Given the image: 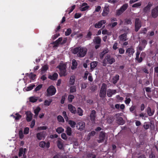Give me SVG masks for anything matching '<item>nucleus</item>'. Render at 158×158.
I'll list each match as a JSON object with an SVG mask.
<instances>
[{
    "label": "nucleus",
    "instance_id": "20",
    "mask_svg": "<svg viewBox=\"0 0 158 158\" xmlns=\"http://www.w3.org/2000/svg\"><path fill=\"white\" fill-rule=\"evenodd\" d=\"M68 108L69 111L75 114L76 112V108L71 104L68 105Z\"/></svg>",
    "mask_w": 158,
    "mask_h": 158
},
{
    "label": "nucleus",
    "instance_id": "56",
    "mask_svg": "<svg viewBox=\"0 0 158 158\" xmlns=\"http://www.w3.org/2000/svg\"><path fill=\"white\" fill-rule=\"evenodd\" d=\"M48 67L47 65H44L42 68V71H46L48 70Z\"/></svg>",
    "mask_w": 158,
    "mask_h": 158
},
{
    "label": "nucleus",
    "instance_id": "21",
    "mask_svg": "<svg viewBox=\"0 0 158 158\" xmlns=\"http://www.w3.org/2000/svg\"><path fill=\"white\" fill-rule=\"evenodd\" d=\"M96 111L94 110H93L90 115L91 120L93 122H94L95 118Z\"/></svg>",
    "mask_w": 158,
    "mask_h": 158
},
{
    "label": "nucleus",
    "instance_id": "31",
    "mask_svg": "<svg viewBox=\"0 0 158 158\" xmlns=\"http://www.w3.org/2000/svg\"><path fill=\"white\" fill-rule=\"evenodd\" d=\"M119 76L118 75H116L113 78L112 80V81L114 84H115L119 79Z\"/></svg>",
    "mask_w": 158,
    "mask_h": 158
},
{
    "label": "nucleus",
    "instance_id": "39",
    "mask_svg": "<svg viewBox=\"0 0 158 158\" xmlns=\"http://www.w3.org/2000/svg\"><path fill=\"white\" fill-rule=\"evenodd\" d=\"M101 41V39L98 36L96 37L94 39V42L96 44H99L100 43Z\"/></svg>",
    "mask_w": 158,
    "mask_h": 158
},
{
    "label": "nucleus",
    "instance_id": "2",
    "mask_svg": "<svg viewBox=\"0 0 158 158\" xmlns=\"http://www.w3.org/2000/svg\"><path fill=\"white\" fill-rule=\"evenodd\" d=\"M66 64L63 63H60V65L57 66V68L60 70L59 73L60 77L67 75V73L66 72Z\"/></svg>",
    "mask_w": 158,
    "mask_h": 158
},
{
    "label": "nucleus",
    "instance_id": "8",
    "mask_svg": "<svg viewBox=\"0 0 158 158\" xmlns=\"http://www.w3.org/2000/svg\"><path fill=\"white\" fill-rule=\"evenodd\" d=\"M135 30L136 31H137L141 27V22L138 19H136L135 20Z\"/></svg>",
    "mask_w": 158,
    "mask_h": 158
},
{
    "label": "nucleus",
    "instance_id": "54",
    "mask_svg": "<svg viewBox=\"0 0 158 158\" xmlns=\"http://www.w3.org/2000/svg\"><path fill=\"white\" fill-rule=\"evenodd\" d=\"M47 127L46 126H43L38 127L37 128V130L40 131V130H46L47 129Z\"/></svg>",
    "mask_w": 158,
    "mask_h": 158
},
{
    "label": "nucleus",
    "instance_id": "60",
    "mask_svg": "<svg viewBox=\"0 0 158 158\" xmlns=\"http://www.w3.org/2000/svg\"><path fill=\"white\" fill-rule=\"evenodd\" d=\"M143 127L145 129H147L149 127V125L147 123L145 122L144 124Z\"/></svg>",
    "mask_w": 158,
    "mask_h": 158
},
{
    "label": "nucleus",
    "instance_id": "13",
    "mask_svg": "<svg viewBox=\"0 0 158 158\" xmlns=\"http://www.w3.org/2000/svg\"><path fill=\"white\" fill-rule=\"evenodd\" d=\"M39 146L40 147L44 148L45 146L47 148H48L50 147V143L49 142L46 143L44 141H41L39 143Z\"/></svg>",
    "mask_w": 158,
    "mask_h": 158
},
{
    "label": "nucleus",
    "instance_id": "7",
    "mask_svg": "<svg viewBox=\"0 0 158 158\" xmlns=\"http://www.w3.org/2000/svg\"><path fill=\"white\" fill-rule=\"evenodd\" d=\"M135 52V50L134 48L131 46L126 49V53L129 57H131L133 55Z\"/></svg>",
    "mask_w": 158,
    "mask_h": 158
},
{
    "label": "nucleus",
    "instance_id": "27",
    "mask_svg": "<svg viewBox=\"0 0 158 158\" xmlns=\"http://www.w3.org/2000/svg\"><path fill=\"white\" fill-rule=\"evenodd\" d=\"M98 62L93 61L90 64V69H93L95 68L97 66L98 64Z\"/></svg>",
    "mask_w": 158,
    "mask_h": 158
},
{
    "label": "nucleus",
    "instance_id": "50",
    "mask_svg": "<svg viewBox=\"0 0 158 158\" xmlns=\"http://www.w3.org/2000/svg\"><path fill=\"white\" fill-rule=\"evenodd\" d=\"M35 76L36 75L35 74H33L32 73H30L29 74V77L32 80H34L35 79Z\"/></svg>",
    "mask_w": 158,
    "mask_h": 158
},
{
    "label": "nucleus",
    "instance_id": "61",
    "mask_svg": "<svg viewBox=\"0 0 158 158\" xmlns=\"http://www.w3.org/2000/svg\"><path fill=\"white\" fill-rule=\"evenodd\" d=\"M62 41V38H59L58 40H57L56 42L58 44H61Z\"/></svg>",
    "mask_w": 158,
    "mask_h": 158
},
{
    "label": "nucleus",
    "instance_id": "25",
    "mask_svg": "<svg viewBox=\"0 0 158 158\" xmlns=\"http://www.w3.org/2000/svg\"><path fill=\"white\" fill-rule=\"evenodd\" d=\"M147 112L149 116H152L154 114V111H152L150 107H148L147 109Z\"/></svg>",
    "mask_w": 158,
    "mask_h": 158
},
{
    "label": "nucleus",
    "instance_id": "24",
    "mask_svg": "<svg viewBox=\"0 0 158 158\" xmlns=\"http://www.w3.org/2000/svg\"><path fill=\"white\" fill-rule=\"evenodd\" d=\"M109 12V8L107 7L105 8L102 13V15L104 16L107 15Z\"/></svg>",
    "mask_w": 158,
    "mask_h": 158
},
{
    "label": "nucleus",
    "instance_id": "36",
    "mask_svg": "<svg viewBox=\"0 0 158 158\" xmlns=\"http://www.w3.org/2000/svg\"><path fill=\"white\" fill-rule=\"evenodd\" d=\"M152 6V4L151 3H149L148 5L144 9V11L145 12H147L149 11L151 7Z\"/></svg>",
    "mask_w": 158,
    "mask_h": 158
},
{
    "label": "nucleus",
    "instance_id": "32",
    "mask_svg": "<svg viewBox=\"0 0 158 158\" xmlns=\"http://www.w3.org/2000/svg\"><path fill=\"white\" fill-rule=\"evenodd\" d=\"M66 132L68 135L70 136L72 133L71 128L69 127H67L66 128Z\"/></svg>",
    "mask_w": 158,
    "mask_h": 158
},
{
    "label": "nucleus",
    "instance_id": "41",
    "mask_svg": "<svg viewBox=\"0 0 158 158\" xmlns=\"http://www.w3.org/2000/svg\"><path fill=\"white\" fill-rule=\"evenodd\" d=\"M70 92L73 93L76 91V87L75 86H71L69 89Z\"/></svg>",
    "mask_w": 158,
    "mask_h": 158
},
{
    "label": "nucleus",
    "instance_id": "44",
    "mask_svg": "<svg viewBox=\"0 0 158 158\" xmlns=\"http://www.w3.org/2000/svg\"><path fill=\"white\" fill-rule=\"evenodd\" d=\"M75 6H76L75 5H74L73 6H72L71 8H69L68 9L67 11H69V14L73 10L75 9Z\"/></svg>",
    "mask_w": 158,
    "mask_h": 158
},
{
    "label": "nucleus",
    "instance_id": "49",
    "mask_svg": "<svg viewBox=\"0 0 158 158\" xmlns=\"http://www.w3.org/2000/svg\"><path fill=\"white\" fill-rule=\"evenodd\" d=\"M141 2H139L133 4L132 6L134 7H138L141 6Z\"/></svg>",
    "mask_w": 158,
    "mask_h": 158
},
{
    "label": "nucleus",
    "instance_id": "47",
    "mask_svg": "<svg viewBox=\"0 0 158 158\" xmlns=\"http://www.w3.org/2000/svg\"><path fill=\"white\" fill-rule=\"evenodd\" d=\"M58 121L60 122H64V120L62 116L60 115H59L57 117Z\"/></svg>",
    "mask_w": 158,
    "mask_h": 158
},
{
    "label": "nucleus",
    "instance_id": "51",
    "mask_svg": "<svg viewBox=\"0 0 158 158\" xmlns=\"http://www.w3.org/2000/svg\"><path fill=\"white\" fill-rule=\"evenodd\" d=\"M19 138L21 139H22L23 138L24 135L22 130L19 131Z\"/></svg>",
    "mask_w": 158,
    "mask_h": 158
},
{
    "label": "nucleus",
    "instance_id": "58",
    "mask_svg": "<svg viewBox=\"0 0 158 158\" xmlns=\"http://www.w3.org/2000/svg\"><path fill=\"white\" fill-rule=\"evenodd\" d=\"M29 128L28 127H26L24 130V134H27L29 133Z\"/></svg>",
    "mask_w": 158,
    "mask_h": 158
},
{
    "label": "nucleus",
    "instance_id": "62",
    "mask_svg": "<svg viewBox=\"0 0 158 158\" xmlns=\"http://www.w3.org/2000/svg\"><path fill=\"white\" fill-rule=\"evenodd\" d=\"M131 101V100L130 98H126L125 100V103L126 104H129Z\"/></svg>",
    "mask_w": 158,
    "mask_h": 158
},
{
    "label": "nucleus",
    "instance_id": "4",
    "mask_svg": "<svg viewBox=\"0 0 158 158\" xmlns=\"http://www.w3.org/2000/svg\"><path fill=\"white\" fill-rule=\"evenodd\" d=\"M107 87V85L103 83L100 90L99 96L102 98L105 97L106 94V91Z\"/></svg>",
    "mask_w": 158,
    "mask_h": 158
},
{
    "label": "nucleus",
    "instance_id": "22",
    "mask_svg": "<svg viewBox=\"0 0 158 158\" xmlns=\"http://www.w3.org/2000/svg\"><path fill=\"white\" fill-rule=\"evenodd\" d=\"M27 114V121H30L32 118V115L30 111H28L26 113Z\"/></svg>",
    "mask_w": 158,
    "mask_h": 158
},
{
    "label": "nucleus",
    "instance_id": "63",
    "mask_svg": "<svg viewBox=\"0 0 158 158\" xmlns=\"http://www.w3.org/2000/svg\"><path fill=\"white\" fill-rule=\"evenodd\" d=\"M125 52V50L123 48H120L119 49V53L120 54H123Z\"/></svg>",
    "mask_w": 158,
    "mask_h": 158
},
{
    "label": "nucleus",
    "instance_id": "37",
    "mask_svg": "<svg viewBox=\"0 0 158 158\" xmlns=\"http://www.w3.org/2000/svg\"><path fill=\"white\" fill-rule=\"evenodd\" d=\"M64 131V129L62 127H59L56 129V131L58 134H60Z\"/></svg>",
    "mask_w": 158,
    "mask_h": 158
},
{
    "label": "nucleus",
    "instance_id": "19",
    "mask_svg": "<svg viewBox=\"0 0 158 158\" xmlns=\"http://www.w3.org/2000/svg\"><path fill=\"white\" fill-rule=\"evenodd\" d=\"M116 92V91L115 90L109 89L107 91V95L109 97H110L113 95L115 94Z\"/></svg>",
    "mask_w": 158,
    "mask_h": 158
},
{
    "label": "nucleus",
    "instance_id": "5",
    "mask_svg": "<svg viewBox=\"0 0 158 158\" xmlns=\"http://www.w3.org/2000/svg\"><path fill=\"white\" fill-rule=\"evenodd\" d=\"M128 6V4H125L123 5L120 9L116 10V15H119L122 14L126 10Z\"/></svg>",
    "mask_w": 158,
    "mask_h": 158
},
{
    "label": "nucleus",
    "instance_id": "17",
    "mask_svg": "<svg viewBox=\"0 0 158 158\" xmlns=\"http://www.w3.org/2000/svg\"><path fill=\"white\" fill-rule=\"evenodd\" d=\"M152 15L154 18H156L158 15V9L156 8L153 9L152 11Z\"/></svg>",
    "mask_w": 158,
    "mask_h": 158
},
{
    "label": "nucleus",
    "instance_id": "3",
    "mask_svg": "<svg viewBox=\"0 0 158 158\" xmlns=\"http://www.w3.org/2000/svg\"><path fill=\"white\" fill-rule=\"evenodd\" d=\"M115 62V60L114 58L111 57L110 55H107L103 60L102 63L103 65L105 66L107 64H111Z\"/></svg>",
    "mask_w": 158,
    "mask_h": 158
},
{
    "label": "nucleus",
    "instance_id": "11",
    "mask_svg": "<svg viewBox=\"0 0 158 158\" xmlns=\"http://www.w3.org/2000/svg\"><path fill=\"white\" fill-rule=\"evenodd\" d=\"M64 141L61 139H58L57 141V145L60 149H62L63 147Z\"/></svg>",
    "mask_w": 158,
    "mask_h": 158
},
{
    "label": "nucleus",
    "instance_id": "40",
    "mask_svg": "<svg viewBox=\"0 0 158 158\" xmlns=\"http://www.w3.org/2000/svg\"><path fill=\"white\" fill-rule=\"evenodd\" d=\"M52 101V100L51 99H49L48 100H45L44 102V105L45 106H49L50 105Z\"/></svg>",
    "mask_w": 158,
    "mask_h": 158
},
{
    "label": "nucleus",
    "instance_id": "64",
    "mask_svg": "<svg viewBox=\"0 0 158 158\" xmlns=\"http://www.w3.org/2000/svg\"><path fill=\"white\" fill-rule=\"evenodd\" d=\"M118 44L117 43H115L114 44H113V48L114 50H116L117 48V46H118Z\"/></svg>",
    "mask_w": 158,
    "mask_h": 158
},
{
    "label": "nucleus",
    "instance_id": "48",
    "mask_svg": "<svg viewBox=\"0 0 158 158\" xmlns=\"http://www.w3.org/2000/svg\"><path fill=\"white\" fill-rule=\"evenodd\" d=\"M74 97L72 95H70L68 96V99L69 101L70 102H71L72 101V100L74 99Z\"/></svg>",
    "mask_w": 158,
    "mask_h": 158
},
{
    "label": "nucleus",
    "instance_id": "35",
    "mask_svg": "<svg viewBox=\"0 0 158 158\" xmlns=\"http://www.w3.org/2000/svg\"><path fill=\"white\" fill-rule=\"evenodd\" d=\"M68 123L72 127H74L76 124V123L72 120H69L68 121Z\"/></svg>",
    "mask_w": 158,
    "mask_h": 158
},
{
    "label": "nucleus",
    "instance_id": "38",
    "mask_svg": "<svg viewBox=\"0 0 158 158\" xmlns=\"http://www.w3.org/2000/svg\"><path fill=\"white\" fill-rule=\"evenodd\" d=\"M77 111V114L79 116H81L83 115V111L80 108H78Z\"/></svg>",
    "mask_w": 158,
    "mask_h": 158
},
{
    "label": "nucleus",
    "instance_id": "42",
    "mask_svg": "<svg viewBox=\"0 0 158 158\" xmlns=\"http://www.w3.org/2000/svg\"><path fill=\"white\" fill-rule=\"evenodd\" d=\"M13 117L16 120H18L20 119L21 118V116L18 113L15 114L14 115H13Z\"/></svg>",
    "mask_w": 158,
    "mask_h": 158
},
{
    "label": "nucleus",
    "instance_id": "45",
    "mask_svg": "<svg viewBox=\"0 0 158 158\" xmlns=\"http://www.w3.org/2000/svg\"><path fill=\"white\" fill-rule=\"evenodd\" d=\"M71 30L70 28H68L65 31V34L66 36L69 35L71 33Z\"/></svg>",
    "mask_w": 158,
    "mask_h": 158
},
{
    "label": "nucleus",
    "instance_id": "34",
    "mask_svg": "<svg viewBox=\"0 0 158 158\" xmlns=\"http://www.w3.org/2000/svg\"><path fill=\"white\" fill-rule=\"evenodd\" d=\"M38 98L37 97L33 96L29 98V100L32 102H35L37 101Z\"/></svg>",
    "mask_w": 158,
    "mask_h": 158
},
{
    "label": "nucleus",
    "instance_id": "14",
    "mask_svg": "<svg viewBox=\"0 0 158 158\" xmlns=\"http://www.w3.org/2000/svg\"><path fill=\"white\" fill-rule=\"evenodd\" d=\"M106 22V21L105 20H102L95 24V27L96 28H100L103 24H105Z\"/></svg>",
    "mask_w": 158,
    "mask_h": 158
},
{
    "label": "nucleus",
    "instance_id": "10",
    "mask_svg": "<svg viewBox=\"0 0 158 158\" xmlns=\"http://www.w3.org/2000/svg\"><path fill=\"white\" fill-rule=\"evenodd\" d=\"M27 151V149L26 148H20L19 153V156H24L26 153Z\"/></svg>",
    "mask_w": 158,
    "mask_h": 158
},
{
    "label": "nucleus",
    "instance_id": "53",
    "mask_svg": "<svg viewBox=\"0 0 158 158\" xmlns=\"http://www.w3.org/2000/svg\"><path fill=\"white\" fill-rule=\"evenodd\" d=\"M63 115L66 121H68V118L66 115V113L65 111H63Z\"/></svg>",
    "mask_w": 158,
    "mask_h": 158
},
{
    "label": "nucleus",
    "instance_id": "16",
    "mask_svg": "<svg viewBox=\"0 0 158 158\" xmlns=\"http://www.w3.org/2000/svg\"><path fill=\"white\" fill-rule=\"evenodd\" d=\"M36 137L39 140H42L44 139L45 135L44 132H41L36 134Z\"/></svg>",
    "mask_w": 158,
    "mask_h": 158
},
{
    "label": "nucleus",
    "instance_id": "57",
    "mask_svg": "<svg viewBox=\"0 0 158 158\" xmlns=\"http://www.w3.org/2000/svg\"><path fill=\"white\" fill-rule=\"evenodd\" d=\"M61 137L63 139L66 140L67 139V137L64 133H63L61 134Z\"/></svg>",
    "mask_w": 158,
    "mask_h": 158
},
{
    "label": "nucleus",
    "instance_id": "26",
    "mask_svg": "<svg viewBox=\"0 0 158 158\" xmlns=\"http://www.w3.org/2000/svg\"><path fill=\"white\" fill-rule=\"evenodd\" d=\"M109 51V50L107 48L104 49L102 52L100 53V58L102 59L104 55L108 53Z\"/></svg>",
    "mask_w": 158,
    "mask_h": 158
},
{
    "label": "nucleus",
    "instance_id": "52",
    "mask_svg": "<svg viewBox=\"0 0 158 158\" xmlns=\"http://www.w3.org/2000/svg\"><path fill=\"white\" fill-rule=\"evenodd\" d=\"M118 122L119 123L120 125H122L124 123V121L123 118L121 117H120L119 118V119L118 120Z\"/></svg>",
    "mask_w": 158,
    "mask_h": 158
},
{
    "label": "nucleus",
    "instance_id": "15",
    "mask_svg": "<svg viewBox=\"0 0 158 158\" xmlns=\"http://www.w3.org/2000/svg\"><path fill=\"white\" fill-rule=\"evenodd\" d=\"M105 134L103 132H101L99 135V139L98 140V143H102L105 139Z\"/></svg>",
    "mask_w": 158,
    "mask_h": 158
},
{
    "label": "nucleus",
    "instance_id": "30",
    "mask_svg": "<svg viewBox=\"0 0 158 158\" xmlns=\"http://www.w3.org/2000/svg\"><path fill=\"white\" fill-rule=\"evenodd\" d=\"M72 69H74L77 67V63L76 61V60H75L73 59L72 60Z\"/></svg>",
    "mask_w": 158,
    "mask_h": 158
},
{
    "label": "nucleus",
    "instance_id": "55",
    "mask_svg": "<svg viewBox=\"0 0 158 158\" xmlns=\"http://www.w3.org/2000/svg\"><path fill=\"white\" fill-rule=\"evenodd\" d=\"M42 87V85L40 84L39 85L37 86L35 88V91H37L39 90Z\"/></svg>",
    "mask_w": 158,
    "mask_h": 158
},
{
    "label": "nucleus",
    "instance_id": "23",
    "mask_svg": "<svg viewBox=\"0 0 158 158\" xmlns=\"http://www.w3.org/2000/svg\"><path fill=\"white\" fill-rule=\"evenodd\" d=\"M75 82V77L74 76H72L70 77L69 81V84L70 85H73Z\"/></svg>",
    "mask_w": 158,
    "mask_h": 158
},
{
    "label": "nucleus",
    "instance_id": "59",
    "mask_svg": "<svg viewBox=\"0 0 158 158\" xmlns=\"http://www.w3.org/2000/svg\"><path fill=\"white\" fill-rule=\"evenodd\" d=\"M92 35L91 32L90 31L88 32L87 34V35L86 36V38L88 39V40H89L91 38V36Z\"/></svg>",
    "mask_w": 158,
    "mask_h": 158
},
{
    "label": "nucleus",
    "instance_id": "18",
    "mask_svg": "<svg viewBox=\"0 0 158 158\" xmlns=\"http://www.w3.org/2000/svg\"><path fill=\"white\" fill-rule=\"evenodd\" d=\"M58 77V74L56 73H55L52 75H49L48 76V78L52 80H55L57 79Z\"/></svg>",
    "mask_w": 158,
    "mask_h": 158
},
{
    "label": "nucleus",
    "instance_id": "29",
    "mask_svg": "<svg viewBox=\"0 0 158 158\" xmlns=\"http://www.w3.org/2000/svg\"><path fill=\"white\" fill-rule=\"evenodd\" d=\"M96 132L94 131H92L90 133H89L87 136L86 140H89L91 136L94 135L95 134Z\"/></svg>",
    "mask_w": 158,
    "mask_h": 158
},
{
    "label": "nucleus",
    "instance_id": "1",
    "mask_svg": "<svg viewBox=\"0 0 158 158\" xmlns=\"http://www.w3.org/2000/svg\"><path fill=\"white\" fill-rule=\"evenodd\" d=\"M87 52V49L85 47H76L73 49V53L74 54H77L78 57H83L86 54Z\"/></svg>",
    "mask_w": 158,
    "mask_h": 158
},
{
    "label": "nucleus",
    "instance_id": "28",
    "mask_svg": "<svg viewBox=\"0 0 158 158\" xmlns=\"http://www.w3.org/2000/svg\"><path fill=\"white\" fill-rule=\"evenodd\" d=\"M119 39L120 40L125 41L127 40V35L125 34H123L119 36Z\"/></svg>",
    "mask_w": 158,
    "mask_h": 158
},
{
    "label": "nucleus",
    "instance_id": "6",
    "mask_svg": "<svg viewBox=\"0 0 158 158\" xmlns=\"http://www.w3.org/2000/svg\"><path fill=\"white\" fill-rule=\"evenodd\" d=\"M56 91V89L55 87L52 85L50 86L47 90V95L48 96H52L55 94Z\"/></svg>",
    "mask_w": 158,
    "mask_h": 158
},
{
    "label": "nucleus",
    "instance_id": "12",
    "mask_svg": "<svg viewBox=\"0 0 158 158\" xmlns=\"http://www.w3.org/2000/svg\"><path fill=\"white\" fill-rule=\"evenodd\" d=\"M89 6L87 5V4L84 2L83 3L81 6L80 10L81 11H84L88 9Z\"/></svg>",
    "mask_w": 158,
    "mask_h": 158
},
{
    "label": "nucleus",
    "instance_id": "9",
    "mask_svg": "<svg viewBox=\"0 0 158 158\" xmlns=\"http://www.w3.org/2000/svg\"><path fill=\"white\" fill-rule=\"evenodd\" d=\"M85 126V124L84 122H80L77 123L76 127L78 129L82 130L84 128Z\"/></svg>",
    "mask_w": 158,
    "mask_h": 158
},
{
    "label": "nucleus",
    "instance_id": "33",
    "mask_svg": "<svg viewBox=\"0 0 158 158\" xmlns=\"http://www.w3.org/2000/svg\"><path fill=\"white\" fill-rule=\"evenodd\" d=\"M40 110V108L39 107H37L35 110H34V113L35 114V117H37V116L38 115V113Z\"/></svg>",
    "mask_w": 158,
    "mask_h": 158
},
{
    "label": "nucleus",
    "instance_id": "46",
    "mask_svg": "<svg viewBox=\"0 0 158 158\" xmlns=\"http://www.w3.org/2000/svg\"><path fill=\"white\" fill-rule=\"evenodd\" d=\"M145 56V54L144 53H142L141 55H140V58L139 59L138 58V60H138V61L139 62H141L142 60V56Z\"/></svg>",
    "mask_w": 158,
    "mask_h": 158
},
{
    "label": "nucleus",
    "instance_id": "43",
    "mask_svg": "<svg viewBox=\"0 0 158 158\" xmlns=\"http://www.w3.org/2000/svg\"><path fill=\"white\" fill-rule=\"evenodd\" d=\"M35 85H31L27 87V88H26V90L27 91H29L32 90L33 87L35 86Z\"/></svg>",
    "mask_w": 158,
    "mask_h": 158
}]
</instances>
